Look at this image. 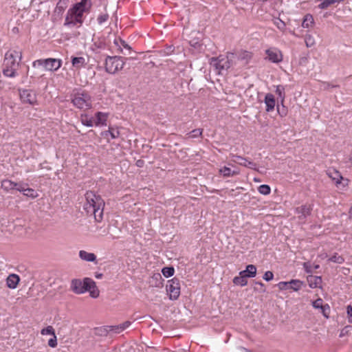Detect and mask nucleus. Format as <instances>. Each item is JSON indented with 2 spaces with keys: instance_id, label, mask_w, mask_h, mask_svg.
Returning a JSON list of instances; mask_svg holds the SVG:
<instances>
[{
  "instance_id": "nucleus-38",
  "label": "nucleus",
  "mask_w": 352,
  "mask_h": 352,
  "mask_svg": "<svg viewBox=\"0 0 352 352\" xmlns=\"http://www.w3.org/2000/svg\"><path fill=\"white\" fill-rule=\"evenodd\" d=\"M23 194L25 196L30 197L33 199L38 197L37 192L34 189L30 188H25Z\"/></svg>"
},
{
  "instance_id": "nucleus-47",
  "label": "nucleus",
  "mask_w": 352,
  "mask_h": 352,
  "mask_svg": "<svg viewBox=\"0 0 352 352\" xmlns=\"http://www.w3.org/2000/svg\"><path fill=\"white\" fill-rule=\"evenodd\" d=\"M277 285L280 290H285V289H287L288 288H289V281L288 282L281 281V282L278 283V284Z\"/></svg>"
},
{
  "instance_id": "nucleus-51",
  "label": "nucleus",
  "mask_w": 352,
  "mask_h": 352,
  "mask_svg": "<svg viewBox=\"0 0 352 352\" xmlns=\"http://www.w3.org/2000/svg\"><path fill=\"white\" fill-rule=\"evenodd\" d=\"M16 190H17L19 192H23L25 188L24 186L21 183H17V186L15 188Z\"/></svg>"
},
{
  "instance_id": "nucleus-5",
  "label": "nucleus",
  "mask_w": 352,
  "mask_h": 352,
  "mask_svg": "<svg viewBox=\"0 0 352 352\" xmlns=\"http://www.w3.org/2000/svg\"><path fill=\"white\" fill-rule=\"evenodd\" d=\"M235 60V55L229 53L227 56L221 55L218 57L211 58L210 64L221 74V71L228 69Z\"/></svg>"
},
{
  "instance_id": "nucleus-2",
  "label": "nucleus",
  "mask_w": 352,
  "mask_h": 352,
  "mask_svg": "<svg viewBox=\"0 0 352 352\" xmlns=\"http://www.w3.org/2000/svg\"><path fill=\"white\" fill-rule=\"evenodd\" d=\"M85 199L83 209L86 211L87 214H93L96 221H101L104 206V202L102 197L94 191L90 190L85 194Z\"/></svg>"
},
{
  "instance_id": "nucleus-37",
  "label": "nucleus",
  "mask_w": 352,
  "mask_h": 352,
  "mask_svg": "<svg viewBox=\"0 0 352 352\" xmlns=\"http://www.w3.org/2000/svg\"><path fill=\"white\" fill-rule=\"evenodd\" d=\"M338 3L336 0H324L320 4H319L318 8L320 9H327L330 6Z\"/></svg>"
},
{
  "instance_id": "nucleus-23",
  "label": "nucleus",
  "mask_w": 352,
  "mask_h": 352,
  "mask_svg": "<svg viewBox=\"0 0 352 352\" xmlns=\"http://www.w3.org/2000/svg\"><path fill=\"white\" fill-rule=\"evenodd\" d=\"M72 64L76 69H80L85 66L86 62L84 57H72Z\"/></svg>"
},
{
  "instance_id": "nucleus-3",
  "label": "nucleus",
  "mask_w": 352,
  "mask_h": 352,
  "mask_svg": "<svg viewBox=\"0 0 352 352\" xmlns=\"http://www.w3.org/2000/svg\"><path fill=\"white\" fill-rule=\"evenodd\" d=\"M22 59V52L19 49H10L5 54L3 74L5 76L14 78L17 75L19 63Z\"/></svg>"
},
{
  "instance_id": "nucleus-6",
  "label": "nucleus",
  "mask_w": 352,
  "mask_h": 352,
  "mask_svg": "<svg viewBox=\"0 0 352 352\" xmlns=\"http://www.w3.org/2000/svg\"><path fill=\"white\" fill-rule=\"evenodd\" d=\"M62 60L60 58H47L37 59L32 62V67H43V69L49 72H56L62 66Z\"/></svg>"
},
{
  "instance_id": "nucleus-29",
  "label": "nucleus",
  "mask_w": 352,
  "mask_h": 352,
  "mask_svg": "<svg viewBox=\"0 0 352 352\" xmlns=\"http://www.w3.org/2000/svg\"><path fill=\"white\" fill-rule=\"evenodd\" d=\"M246 276L244 275H239L238 276H235L233 278V283L236 285H240L241 287L245 286L248 284Z\"/></svg>"
},
{
  "instance_id": "nucleus-33",
  "label": "nucleus",
  "mask_w": 352,
  "mask_h": 352,
  "mask_svg": "<svg viewBox=\"0 0 352 352\" xmlns=\"http://www.w3.org/2000/svg\"><path fill=\"white\" fill-rule=\"evenodd\" d=\"M109 16L107 12L100 13L97 16V22L99 25H102L103 23H106L109 20Z\"/></svg>"
},
{
  "instance_id": "nucleus-32",
  "label": "nucleus",
  "mask_w": 352,
  "mask_h": 352,
  "mask_svg": "<svg viewBox=\"0 0 352 352\" xmlns=\"http://www.w3.org/2000/svg\"><path fill=\"white\" fill-rule=\"evenodd\" d=\"M232 157H234V159L232 160V162L238 164L240 166H246V164L248 162V160L247 158L243 157L239 155H232Z\"/></svg>"
},
{
  "instance_id": "nucleus-48",
  "label": "nucleus",
  "mask_w": 352,
  "mask_h": 352,
  "mask_svg": "<svg viewBox=\"0 0 352 352\" xmlns=\"http://www.w3.org/2000/svg\"><path fill=\"white\" fill-rule=\"evenodd\" d=\"M346 313L348 316V322L352 323V306L349 305L346 307Z\"/></svg>"
},
{
  "instance_id": "nucleus-1",
  "label": "nucleus",
  "mask_w": 352,
  "mask_h": 352,
  "mask_svg": "<svg viewBox=\"0 0 352 352\" xmlns=\"http://www.w3.org/2000/svg\"><path fill=\"white\" fill-rule=\"evenodd\" d=\"M91 0H80L67 10L64 26L69 28H80L84 22V14L89 13L91 8Z\"/></svg>"
},
{
  "instance_id": "nucleus-44",
  "label": "nucleus",
  "mask_w": 352,
  "mask_h": 352,
  "mask_svg": "<svg viewBox=\"0 0 352 352\" xmlns=\"http://www.w3.org/2000/svg\"><path fill=\"white\" fill-rule=\"evenodd\" d=\"M321 313L326 318H329L330 314V307L328 304H325L321 309Z\"/></svg>"
},
{
  "instance_id": "nucleus-49",
  "label": "nucleus",
  "mask_w": 352,
  "mask_h": 352,
  "mask_svg": "<svg viewBox=\"0 0 352 352\" xmlns=\"http://www.w3.org/2000/svg\"><path fill=\"white\" fill-rule=\"evenodd\" d=\"M274 278V274L271 271H267L263 275V279L270 281Z\"/></svg>"
},
{
  "instance_id": "nucleus-4",
  "label": "nucleus",
  "mask_w": 352,
  "mask_h": 352,
  "mask_svg": "<svg viewBox=\"0 0 352 352\" xmlns=\"http://www.w3.org/2000/svg\"><path fill=\"white\" fill-rule=\"evenodd\" d=\"M72 103L80 110L86 111L92 108L93 100L91 96L87 91H78L72 95Z\"/></svg>"
},
{
  "instance_id": "nucleus-55",
  "label": "nucleus",
  "mask_w": 352,
  "mask_h": 352,
  "mask_svg": "<svg viewBox=\"0 0 352 352\" xmlns=\"http://www.w3.org/2000/svg\"><path fill=\"white\" fill-rule=\"evenodd\" d=\"M349 218L352 219V204L349 212Z\"/></svg>"
},
{
  "instance_id": "nucleus-24",
  "label": "nucleus",
  "mask_w": 352,
  "mask_h": 352,
  "mask_svg": "<svg viewBox=\"0 0 352 352\" xmlns=\"http://www.w3.org/2000/svg\"><path fill=\"white\" fill-rule=\"evenodd\" d=\"M79 257L85 261L94 262L96 261V256L94 253L87 252L85 250L79 252Z\"/></svg>"
},
{
  "instance_id": "nucleus-22",
  "label": "nucleus",
  "mask_w": 352,
  "mask_h": 352,
  "mask_svg": "<svg viewBox=\"0 0 352 352\" xmlns=\"http://www.w3.org/2000/svg\"><path fill=\"white\" fill-rule=\"evenodd\" d=\"M131 325V322L125 321L124 322L115 326H109V331H113L114 333H119L123 331Z\"/></svg>"
},
{
  "instance_id": "nucleus-10",
  "label": "nucleus",
  "mask_w": 352,
  "mask_h": 352,
  "mask_svg": "<svg viewBox=\"0 0 352 352\" xmlns=\"http://www.w3.org/2000/svg\"><path fill=\"white\" fill-rule=\"evenodd\" d=\"M327 175L332 181L334 182L336 186L339 188L342 186L343 188L349 184V179H344L340 173L335 169H329L327 171Z\"/></svg>"
},
{
  "instance_id": "nucleus-17",
  "label": "nucleus",
  "mask_w": 352,
  "mask_h": 352,
  "mask_svg": "<svg viewBox=\"0 0 352 352\" xmlns=\"http://www.w3.org/2000/svg\"><path fill=\"white\" fill-rule=\"evenodd\" d=\"M312 210V206L310 204H305L302 205L299 207H297L295 210V212L298 214V218L300 219H305L310 215L311 212Z\"/></svg>"
},
{
  "instance_id": "nucleus-56",
  "label": "nucleus",
  "mask_w": 352,
  "mask_h": 352,
  "mask_svg": "<svg viewBox=\"0 0 352 352\" xmlns=\"http://www.w3.org/2000/svg\"><path fill=\"white\" fill-rule=\"evenodd\" d=\"M336 1H337L338 3H339L342 2V1H343L344 0H336Z\"/></svg>"
},
{
  "instance_id": "nucleus-45",
  "label": "nucleus",
  "mask_w": 352,
  "mask_h": 352,
  "mask_svg": "<svg viewBox=\"0 0 352 352\" xmlns=\"http://www.w3.org/2000/svg\"><path fill=\"white\" fill-rule=\"evenodd\" d=\"M312 305L315 309H321L324 305L322 298H318L312 302Z\"/></svg>"
},
{
  "instance_id": "nucleus-31",
  "label": "nucleus",
  "mask_w": 352,
  "mask_h": 352,
  "mask_svg": "<svg viewBox=\"0 0 352 352\" xmlns=\"http://www.w3.org/2000/svg\"><path fill=\"white\" fill-rule=\"evenodd\" d=\"M289 288L296 292L298 291L303 285V283L301 280L297 279H293L289 281Z\"/></svg>"
},
{
  "instance_id": "nucleus-52",
  "label": "nucleus",
  "mask_w": 352,
  "mask_h": 352,
  "mask_svg": "<svg viewBox=\"0 0 352 352\" xmlns=\"http://www.w3.org/2000/svg\"><path fill=\"white\" fill-rule=\"evenodd\" d=\"M256 284L260 286L261 290L262 292H265V285L262 282H256Z\"/></svg>"
},
{
  "instance_id": "nucleus-16",
  "label": "nucleus",
  "mask_w": 352,
  "mask_h": 352,
  "mask_svg": "<svg viewBox=\"0 0 352 352\" xmlns=\"http://www.w3.org/2000/svg\"><path fill=\"white\" fill-rule=\"evenodd\" d=\"M85 278L81 280L80 279H73L71 282V289L76 294H82L85 293Z\"/></svg>"
},
{
  "instance_id": "nucleus-19",
  "label": "nucleus",
  "mask_w": 352,
  "mask_h": 352,
  "mask_svg": "<svg viewBox=\"0 0 352 352\" xmlns=\"http://www.w3.org/2000/svg\"><path fill=\"white\" fill-rule=\"evenodd\" d=\"M264 102L266 105L265 110L267 112H270L274 110L276 105V100L273 94L270 93L267 94L265 96Z\"/></svg>"
},
{
  "instance_id": "nucleus-41",
  "label": "nucleus",
  "mask_w": 352,
  "mask_h": 352,
  "mask_svg": "<svg viewBox=\"0 0 352 352\" xmlns=\"http://www.w3.org/2000/svg\"><path fill=\"white\" fill-rule=\"evenodd\" d=\"M329 261L331 262L340 264L344 261V259L342 256H340L338 254H335L334 255H333L331 257H330L329 258Z\"/></svg>"
},
{
  "instance_id": "nucleus-28",
  "label": "nucleus",
  "mask_w": 352,
  "mask_h": 352,
  "mask_svg": "<svg viewBox=\"0 0 352 352\" xmlns=\"http://www.w3.org/2000/svg\"><path fill=\"white\" fill-rule=\"evenodd\" d=\"M80 122L81 123L86 126L91 127L94 126V118L89 117L87 113H82L80 115Z\"/></svg>"
},
{
  "instance_id": "nucleus-43",
  "label": "nucleus",
  "mask_w": 352,
  "mask_h": 352,
  "mask_svg": "<svg viewBox=\"0 0 352 352\" xmlns=\"http://www.w3.org/2000/svg\"><path fill=\"white\" fill-rule=\"evenodd\" d=\"M274 25L281 31H284L286 27L285 23L279 19H276L274 21Z\"/></svg>"
},
{
  "instance_id": "nucleus-12",
  "label": "nucleus",
  "mask_w": 352,
  "mask_h": 352,
  "mask_svg": "<svg viewBox=\"0 0 352 352\" xmlns=\"http://www.w3.org/2000/svg\"><path fill=\"white\" fill-rule=\"evenodd\" d=\"M85 292H88L91 297L96 298L100 295V291L96 282L90 278H85Z\"/></svg>"
},
{
  "instance_id": "nucleus-8",
  "label": "nucleus",
  "mask_w": 352,
  "mask_h": 352,
  "mask_svg": "<svg viewBox=\"0 0 352 352\" xmlns=\"http://www.w3.org/2000/svg\"><path fill=\"white\" fill-rule=\"evenodd\" d=\"M166 289L169 299L175 300L180 296L181 286L180 281L177 278H173L167 281Z\"/></svg>"
},
{
  "instance_id": "nucleus-14",
  "label": "nucleus",
  "mask_w": 352,
  "mask_h": 352,
  "mask_svg": "<svg viewBox=\"0 0 352 352\" xmlns=\"http://www.w3.org/2000/svg\"><path fill=\"white\" fill-rule=\"evenodd\" d=\"M120 134L118 129L116 126H109L108 130L101 133V135L108 143L111 142V140L118 138L120 136Z\"/></svg>"
},
{
  "instance_id": "nucleus-27",
  "label": "nucleus",
  "mask_w": 352,
  "mask_h": 352,
  "mask_svg": "<svg viewBox=\"0 0 352 352\" xmlns=\"http://www.w3.org/2000/svg\"><path fill=\"white\" fill-rule=\"evenodd\" d=\"M314 24V19L313 16L311 14H307L305 15L302 22V27L303 28H311L313 27Z\"/></svg>"
},
{
  "instance_id": "nucleus-21",
  "label": "nucleus",
  "mask_w": 352,
  "mask_h": 352,
  "mask_svg": "<svg viewBox=\"0 0 352 352\" xmlns=\"http://www.w3.org/2000/svg\"><path fill=\"white\" fill-rule=\"evenodd\" d=\"M239 275H244L246 277L253 278L256 275V267L254 265H247L246 269L239 272Z\"/></svg>"
},
{
  "instance_id": "nucleus-34",
  "label": "nucleus",
  "mask_w": 352,
  "mask_h": 352,
  "mask_svg": "<svg viewBox=\"0 0 352 352\" xmlns=\"http://www.w3.org/2000/svg\"><path fill=\"white\" fill-rule=\"evenodd\" d=\"M162 273L166 278H169L173 276L175 273V269L173 267H164L162 270Z\"/></svg>"
},
{
  "instance_id": "nucleus-18",
  "label": "nucleus",
  "mask_w": 352,
  "mask_h": 352,
  "mask_svg": "<svg viewBox=\"0 0 352 352\" xmlns=\"http://www.w3.org/2000/svg\"><path fill=\"white\" fill-rule=\"evenodd\" d=\"M6 285L8 288L14 289H16L20 282V277L16 274H10L6 280Z\"/></svg>"
},
{
  "instance_id": "nucleus-53",
  "label": "nucleus",
  "mask_w": 352,
  "mask_h": 352,
  "mask_svg": "<svg viewBox=\"0 0 352 352\" xmlns=\"http://www.w3.org/2000/svg\"><path fill=\"white\" fill-rule=\"evenodd\" d=\"M102 276H103V275H102V274H101V273H96V274H95V277H96V278H98V279H100V278H102Z\"/></svg>"
},
{
  "instance_id": "nucleus-30",
  "label": "nucleus",
  "mask_w": 352,
  "mask_h": 352,
  "mask_svg": "<svg viewBox=\"0 0 352 352\" xmlns=\"http://www.w3.org/2000/svg\"><path fill=\"white\" fill-rule=\"evenodd\" d=\"M114 44L119 47L120 52H122V48L126 49L129 51L131 50V47L120 38H116Z\"/></svg>"
},
{
  "instance_id": "nucleus-26",
  "label": "nucleus",
  "mask_w": 352,
  "mask_h": 352,
  "mask_svg": "<svg viewBox=\"0 0 352 352\" xmlns=\"http://www.w3.org/2000/svg\"><path fill=\"white\" fill-rule=\"evenodd\" d=\"M219 173L224 177H232L239 174V170H232L230 168L223 166L219 170Z\"/></svg>"
},
{
  "instance_id": "nucleus-11",
  "label": "nucleus",
  "mask_w": 352,
  "mask_h": 352,
  "mask_svg": "<svg viewBox=\"0 0 352 352\" xmlns=\"http://www.w3.org/2000/svg\"><path fill=\"white\" fill-rule=\"evenodd\" d=\"M266 59L274 63H279L283 59L282 52L276 47H270L265 50Z\"/></svg>"
},
{
  "instance_id": "nucleus-39",
  "label": "nucleus",
  "mask_w": 352,
  "mask_h": 352,
  "mask_svg": "<svg viewBox=\"0 0 352 352\" xmlns=\"http://www.w3.org/2000/svg\"><path fill=\"white\" fill-rule=\"evenodd\" d=\"M41 333L43 336H45V335L54 336L55 330L52 326L49 325L47 327L41 329Z\"/></svg>"
},
{
  "instance_id": "nucleus-13",
  "label": "nucleus",
  "mask_w": 352,
  "mask_h": 352,
  "mask_svg": "<svg viewBox=\"0 0 352 352\" xmlns=\"http://www.w3.org/2000/svg\"><path fill=\"white\" fill-rule=\"evenodd\" d=\"M235 55V60L240 61L243 65L249 64L253 58V53L247 50H241Z\"/></svg>"
},
{
  "instance_id": "nucleus-57",
  "label": "nucleus",
  "mask_w": 352,
  "mask_h": 352,
  "mask_svg": "<svg viewBox=\"0 0 352 352\" xmlns=\"http://www.w3.org/2000/svg\"><path fill=\"white\" fill-rule=\"evenodd\" d=\"M342 335H344V333H342H342H340V337H342Z\"/></svg>"
},
{
  "instance_id": "nucleus-35",
  "label": "nucleus",
  "mask_w": 352,
  "mask_h": 352,
  "mask_svg": "<svg viewBox=\"0 0 352 352\" xmlns=\"http://www.w3.org/2000/svg\"><path fill=\"white\" fill-rule=\"evenodd\" d=\"M258 191L259 193L264 195H268L271 192V188L270 186L266 184H262L258 186Z\"/></svg>"
},
{
  "instance_id": "nucleus-40",
  "label": "nucleus",
  "mask_w": 352,
  "mask_h": 352,
  "mask_svg": "<svg viewBox=\"0 0 352 352\" xmlns=\"http://www.w3.org/2000/svg\"><path fill=\"white\" fill-rule=\"evenodd\" d=\"M305 42L307 47H311L315 45V39L311 34H307L305 36Z\"/></svg>"
},
{
  "instance_id": "nucleus-15",
  "label": "nucleus",
  "mask_w": 352,
  "mask_h": 352,
  "mask_svg": "<svg viewBox=\"0 0 352 352\" xmlns=\"http://www.w3.org/2000/svg\"><path fill=\"white\" fill-rule=\"evenodd\" d=\"M109 113L101 111H98L94 115V125L96 126H106L107 122L109 118Z\"/></svg>"
},
{
  "instance_id": "nucleus-50",
  "label": "nucleus",
  "mask_w": 352,
  "mask_h": 352,
  "mask_svg": "<svg viewBox=\"0 0 352 352\" xmlns=\"http://www.w3.org/2000/svg\"><path fill=\"white\" fill-rule=\"evenodd\" d=\"M244 166L250 168L253 170H256V164L254 162L249 161V160H248V163L246 164V166Z\"/></svg>"
},
{
  "instance_id": "nucleus-46",
  "label": "nucleus",
  "mask_w": 352,
  "mask_h": 352,
  "mask_svg": "<svg viewBox=\"0 0 352 352\" xmlns=\"http://www.w3.org/2000/svg\"><path fill=\"white\" fill-rule=\"evenodd\" d=\"M57 338L55 333L54 336H52V338L48 340V345L52 348H55L57 346Z\"/></svg>"
},
{
  "instance_id": "nucleus-9",
  "label": "nucleus",
  "mask_w": 352,
  "mask_h": 352,
  "mask_svg": "<svg viewBox=\"0 0 352 352\" xmlns=\"http://www.w3.org/2000/svg\"><path fill=\"white\" fill-rule=\"evenodd\" d=\"M20 100L23 104H28L32 106L38 105L36 94L29 89H23L19 92Z\"/></svg>"
},
{
  "instance_id": "nucleus-25",
  "label": "nucleus",
  "mask_w": 352,
  "mask_h": 352,
  "mask_svg": "<svg viewBox=\"0 0 352 352\" xmlns=\"http://www.w3.org/2000/svg\"><path fill=\"white\" fill-rule=\"evenodd\" d=\"M17 186V183L10 179H3L1 182V188L6 192H9L15 189Z\"/></svg>"
},
{
  "instance_id": "nucleus-20",
  "label": "nucleus",
  "mask_w": 352,
  "mask_h": 352,
  "mask_svg": "<svg viewBox=\"0 0 352 352\" xmlns=\"http://www.w3.org/2000/svg\"><path fill=\"white\" fill-rule=\"evenodd\" d=\"M309 286L311 288L320 287L322 284V278L318 276L310 275L307 278Z\"/></svg>"
},
{
  "instance_id": "nucleus-36",
  "label": "nucleus",
  "mask_w": 352,
  "mask_h": 352,
  "mask_svg": "<svg viewBox=\"0 0 352 352\" xmlns=\"http://www.w3.org/2000/svg\"><path fill=\"white\" fill-rule=\"evenodd\" d=\"M203 129H196L192 130L191 132L187 134V138L191 139L197 137H199L202 135Z\"/></svg>"
},
{
  "instance_id": "nucleus-54",
  "label": "nucleus",
  "mask_w": 352,
  "mask_h": 352,
  "mask_svg": "<svg viewBox=\"0 0 352 352\" xmlns=\"http://www.w3.org/2000/svg\"><path fill=\"white\" fill-rule=\"evenodd\" d=\"M143 163H144L143 161L138 160L137 162V166H139V167H141L142 166Z\"/></svg>"
},
{
  "instance_id": "nucleus-42",
  "label": "nucleus",
  "mask_w": 352,
  "mask_h": 352,
  "mask_svg": "<svg viewBox=\"0 0 352 352\" xmlns=\"http://www.w3.org/2000/svg\"><path fill=\"white\" fill-rule=\"evenodd\" d=\"M276 93L282 99L283 102L285 100V88L282 85H277Z\"/></svg>"
},
{
  "instance_id": "nucleus-7",
  "label": "nucleus",
  "mask_w": 352,
  "mask_h": 352,
  "mask_svg": "<svg viewBox=\"0 0 352 352\" xmlns=\"http://www.w3.org/2000/svg\"><path fill=\"white\" fill-rule=\"evenodd\" d=\"M125 65L121 56H108L105 60V69L109 74H116L122 69Z\"/></svg>"
}]
</instances>
